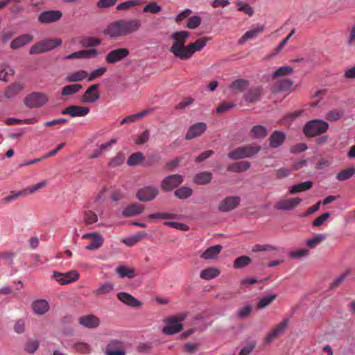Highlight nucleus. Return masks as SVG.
I'll list each match as a JSON object with an SVG mask.
<instances>
[{"mask_svg": "<svg viewBox=\"0 0 355 355\" xmlns=\"http://www.w3.org/2000/svg\"><path fill=\"white\" fill-rule=\"evenodd\" d=\"M189 33L185 31H176L171 35V39L173 41L169 51L173 55L182 60L190 59L195 52L200 51L210 40L209 37H203L198 39L194 42L185 45L187 39L189 37Z\"/></svg>", "mask_w": 355, "mask_h": 355, "instance_id": "1", "label": "nucleus"}, {"mask_svg": "<svg viewBox=\"0 0 355 355\" xmlns=\"http://www.w3.org/2000/svg\"><path fill=\"white\" fill-rule=\"evenodd\" d=\"M141 22L138 19H119L107 25L103 34L111 38L127 36L140 29Z\"/></svg>", "mask_w": 355, "mask_h": 355, "instance_id": "2", "label": "nucleus"}, {"mask_svg": "<svg viewBox=\"0 0 355 355\" xmlns=\"http://www.w3.org/2000/svg\"><path fill=\"white\" fill-rule=\"evenodd\" d=\"M62 43L61 38H51L41 40L34 44L30 49L31 55L45 53L60 46Z\"/></svg>", "mask_w": 355, "mask_h": 355, "instance_id": "3", "label": "nucleus"}, {"mask_svg": "<svg viewBox=\"0 0 355 355\" xmlns=\"http://www.w3.org/2000/svg\"><path fill=\"white\" fill-rule=\"evenodd\" d=\"M261 150V147L256 145H245L231 150L227 156L233 160L241 159L250 157L257 154Z\"/></svg>", "mask_w": 355, "mask_h": 355, "instance_id": "4", "label": "nucleus"}, {"mask_svg": "<svg viewBox=\"0 0 355 355\" xmlns=\"http://www.w3.org/2000/svg\"><path fill=\"white\" fill-rule=\"evenodd\" d=\"M329 124L320 119H315L307 122L304 128V132L306 137H311L322 135L327 131Z\"/></svg>", "mask_w": 355, "mask_h": 355, "instance_id": "5", "label": "nucleus"}, {"mask_svg": "<svg viewBox=\"0 0 355 355\" xmlns=\"http://www.w3.org/2000/svg\"><path fill=\"white\" fill-rule=\"evenodd\" d=\"M49 100V98L46 94L35 92L24 98V103L29 108H38L45 105Z\"/></svg>", "mask_w": 355, "mask_h": 355, "instance_id": "6", "label": "nucleus"}, {"mask_svg": "<svg viewBox=\"0 0 355 355\" xmlns=\"http://www.w3.org/2000/svg\"><path fill=\"white\" fill-rule=\"evenodd\" d=\"M185 313H181L178 316H173L168 320L166 325L163 329V333L167 335H172L180 331L182 325L180 323L186 318Z\"/></svg>", "mask_w": 355, "mask_h": 355, "instance_id": "7", "label": "nucleus"}, {"mask_svg": "<svg viewBox=\"0 0 355 355\" xmlns=\"http://www.w3.org/2000/svg\"><path fill=\"white\" fill-rule=\"evenodd\" d=\"M130 54V51L126 48H119L110 51L105 57V61L107 64H114L122 61Z\"/></svg>", "mask_w": 355, "mask_h": 355, "instance_id": "8", "label": "nucleus"}, {"mask_svg": "<svg viewBox=\"0 0 355 355\" xmlns=\"http://www.w3.org/2000/svg\"><path fill=\"white\" fill-rule=\"evenodd\" d=\"M63 14L58 10H49L42 12L37 18L38 22L41 24H52L58 21Z\"/></svg>", "mask_w": 355, "mask_h": 355, "instance_id": "9", "label": "nucleus"}, {"mask_svg": "<svg viewBox=\"0 0 355 355\" xmlns=\"http://www.w3.org/2000/svg\"><path fill=\"white\" fill-rule=\"evenodd\" d=\"M159 194L157 187L148 186L138 190L136 197L141 202H149L153 200Z\"/></svg>", "mask_w": 355, "mask_h": 355, "instance_id": "10", "label": "nucleus"}, {"mask_svg": "<svg viewBox=\"0 0 355 355\" xmlns=\"http://www.w3.org/2000/svg\"><path fill=\"white\" fill-rule=\"evenodd\" d=\"M183 182L180 175L173 174L166 177L161 182V188L164 191L168 192L173 190Z\"/></svg>", "mask_w": 355, "mask_h": 355, "instance_id": "11", "label": "nucleus"}, {"mask_svg": "<svg viewBox=\"0 0 355 355\" xmlns=\"http://www.w3.org/2000/svg\"><path fill=\"white\" fill-rule=\"evenodd\" d=\"M79 274L76 270H71L67 272L61 273L54 272L53 278L61 285H65L76 282L79 278Z\"/></svg>", "mask_w": 355, "mask_h": 355, "instance_id": "12", "label": "nucleus"}, {"mask_svg": "<svg viewBox=\"0 0 355 355\" xmlns=\"http://www.w3.org/2000/svg\"><path fill=\"white\" fill-rule=\"evenodd\" d=\"M98 84L89 86L80 98V101L85 103H93L100 98V93L98 92Z\"/></svg>", "mask_w": 355, "mask_h": 355, "instance_id": "13", "label": "nucleus"}, {"mask_svg": "<svg viewBox=\"0 0 355 355\" xmlns=\"http://www.w3.org/2000/svg\"><path fill=\"white\" fill-rule=\"evenodd\" d=\"M302 202L300 198L282 199L277 202L274 208L277 210L291 211L297 207Z\"/></svg>", "mask_w": 355, "mask_h": 355, "instance_id": "14", "label": "nucleus"}, {"mask_svg": "<svg viewBox=\"0 0 355 355\" xmlns=\"http://www.w3.org/2000/svg\"><path fill=\"white\" fill-rule=\"evenodd\" d=\"M207 128V126L205 123H196L189 127L185 135V139L187 140H191L194 138L198 137L206 131Z\"/></svg>", "mask_w": 355, "mask_h": 355, "instance_id": "15", "label": "nucleus"}, {"mask_svg": "<svg viewBox=\"0 0 355 355\" xmlns=\"http://www.w3.org/2000/svg\"><path fill=\"white\" fill-rule=\"evenodd\" d=\"M83 239L91 240L90 243L86 246L87 250H95L101 248L104 242V238L98 232L85 234Z\"/></svg>", "mask_w": 355, "mask_h": 355, "instance_id": "16", "label": "nucleus"}, {"mask_svg": "<svg viewBox=\"0 0 355 355\" xmlns=\"http://www.w3.org/2000/svg\"><path fill=\"white\" fill-rule=\"evenodd\" d=\"M89 108L80 105H70L62 111V114H68L71 117L85 116L89 113Z\"/></svg>", "mask_w": 355, "mask_h": 355, "instance_id": "17", "label": "nucleus"}, {"mask_svg": "<svg viewBox=\"0 0 355 355\" xmlns=\"http://www.w3.org/2000/svg\"><path fill=\"white\" fill-rule=\"evenodd\" d=\"M288 325V320H283L279 324H278L274 329H272L268 334L264 338V342L266 344H269L275 340L280 334H282L284 331L286 329Z\"/></svg>", "mask_w": 355, "mask_h": 355, "instance_id": "18", "label": "nucleus"}, {"mask_svg": "<svg viewBox=\"0 0 355 355\" xmlns=\"http://www.w3.org/2000/svg\"><path fill=\"white\" fill-rule=\"evenodd\" d=\"M240 202L238 196H229L223 200L218 206V209L223 212H227L235 209Z\"/></svg>", "mask_w": 355, "mask_h": 355, "instance_id": "19", "label": "nucleus"}, {"mask_svg": "<svg viewBox=\"0 0 355 355\" xmlns=\"http://www.w3.org/2000/svg\"><path fill=\"white\" fill-rule=\"evenodd\" d=\"M78 322L80 325L88 329H96L101 324L100 318L94 314L83 315L78 318Z\"/></svg>", "mask_w": 355, "mask_h": 355, "instance_id": "20", "label": "nucleus"}, {"mask_svg": "<svg viewBox=\"0 0 355 355\" xmlns=\"http://www.w3.org/2000/svg\"><path fill=\"white\" fill-rule=\"evenodd\" d=\"M293 85V80L289 78L277 80L272 86L271 90L273 93L288 92Z\"/></svg>", "mask_w": 355, "mask_h": 355, "instance_id": "21", "label": "nucleus"}, {"mask_svg": "<svg viewBox=\"0 0 355 355\" xmlns=\"http://www.w3.org/2000/svg\"><path fill=\"white\" fill-rule=\"evenodd\" d=\"M262 93L263 89L261 87H252L244 94L243 98L248 103H255L259 101Z\"/></svg>", "mask_w": 355, "mask_h": 355, "instance_id": "22", "label": "nucleus"}, {"mask_svg": "<svg viewBox=\"0 0 355 355\" xmlns=\"http://www.w3.org/2000/svg\"><path fill=\"white\" fill-rule=\"evenodd\" d=\"M33 40V36L30 34L21 35L14 39L10 43L12 49H18L31 43Z\"/></svg>", "mask_w": 355, "mask_h": 355, "instance_id": "23", "label": "nucleus"}, {"mask_svg": "<svg viewBox=\"0 0 355 355\" xmlns=\"http://www.w3.org/2000/svg\"><path fill=\"white\" fill-rule=\"evenodd\" d=\"M117 297L121 302L129 306L139 307L141 305V302L137 300L132 295L125 292L118 293Z\"/></svg>", "mask_w": 355, "mask_h": 355, "instance_id": "24", "label": "nucleus"}, {"mask_svg": "<svg viewBox=\"0 0 355 355\" xmlns=\"http://www.w3.org/2000/svg\"><path fill=\"white\" fill-rule=\"evenodd\" d=\"M153 110L151 108L146 109L139 113L129 115V116L125 117L121 121L120 123H121V125H124V124H127V123H132L137 122V121H139L140 119H141L142 118H144V117L147 116L148 115H149L150 114H151Z\"/></svg>", "mask_w": 355, "mask_h": 355, "instance_id": "25", "label": "nucleus"}, {"mask_svg": "<svg viewBox=\"0 0 355 355\" xmlns=\"http://www.w3.org/2000/svg\"><path fill=\"white\" fill-rule=\"evenodd\" d=\"M286 139V135L281 131H274L269 138V145L271 148H275L280 146Z\"/></svg>", "mask_w": 355, "mask_h": 355, "instance_id": "26", "label": "nucleus"}, {"mask_svg": "<svg viewBox=\"0 0 355 355\" xmlns=\"http://www.w3.org/2000/svg\"><path fill=\"white\" fill-rule=\"evenodd\" d=\"M24 89V84L21 82H15L9 85L5 90L4 95L8 98H14Z\"/></svg>", "mask_w": 355, "mask_h": 355, "instance_id": "27", "label": "nucleus"}, {"mask_svg": "<svg viewBox=\"0 0 355 355\" xmlns=\"http://www.w3.org/2000/svg\"><path fill=\"white\" fill-rule=\"evenodd\" d=\"M144 210L143 205L133 203L127 206L123 211L122 215L124 217H131L140 214Z\"/></svg>", "mask_w": 355, "mask_h": 355, "instance_id": "28", "label": "nucleus"}, {"mask_svg": "<svg viewBox=\"0 0 355 355\" xmlns=\"http://www.w3.org/2000/svg\"><path fill=\"white\" fill-rule=\"evenodd\" d=\"M249 81L246 79L239 78L234 80L230 85L229 88L234 93H242L249 85Z\"/></svg>", "mask_w": 355, "mask_h": 355, "instance_id": "29", "label": "nucleus"}, {"mask_svg": "<svg viewBox=\"0 0 355 355\" xmlns=\"http://www.w3.org/2000/svg\"><path fill=\"white\" fill-rule=\"evenodd\" d=\"M265 27L263 25L259 26L257 28L248 31L239 40V44H241L249 40L256 38L259 33L263 31Z\"/></svg>", "mask_w": 355, "mask_h": 355, "instance_id": "30", "label": "nucleus"}, {"mask_svg": "<svg viewBox=\"0 0 355 355\" xmlns=\"http://www.w3.org/2000/svg\"><path fill=\"white\" fill-rule=\"evenodd\" d=\"M32 309L37 315H43L49 311V305L44 300H37L33 302Z\"/></svg>", "mask_w": 355, "mask_h": 355, "instance_id": "31", "label": "nucleus"}, {"mask_svg": "<svg viewBox=\"0 0 355 355\" xmlns=\"http://www.w3.org/2000/svg\"><path fill=\"white\" fill-rule=\"evenodd\" d=\"M223 247L220 245H216L208 248L202 254L201 257L205 259H214L221 252Z\"/></svg>", "mask_w": 355, "mask_h": 355, "instance_id": "32", "label": "nucleus"}, {"mask_svg": "<svg viewBox=\"0 0 355 355\" xmlns=\"http://www.w3.org/2000/svg\"><path fill=\"white\" fill-rule=\"evenodd\" d=\"M88 76V73L85 70H78L69 73L67 75L65 80L69 83L79 82L85 79Z\"/></svg>", "mask_w": 355, "mask_h": 355, "instance_id": "33", "label": "nucleus"}, {"mask_svg": "<svg viewBox=\"0 0 355 355\" xmlns=\"http://www.w3.org/2000/svg\"><path fill=\"white\" fill-rule=\"evenodd\" d=\"M212 179V174L208 171L200 172L196 174L193 178V182L198 185H205L209 184Z\"/></svg>", "mask_w": 355, "mask_h": 355, "instance_id": "34", "label": "nucleus"}, {"mask_svg": "<svg viewBox=\"0 0 355 355\" xmlns=\"http://www.w3.org/2000/svg\"><path fill=\"white\" fill-rule=\"evenodd\" d=\"M313 186V182L305 181L304 182L295 184L289 188L288 192L290 194H295L299 192H302L310 189Z\"/></svg>", "mask_w": 355, "mask_h": 355, "instance_id": "35", "label": "nucleus"}, {"mask_svg": "<svg viewBox=\"0 0 355 355\" xmlns=\"http://www.w3.org/2000/svg\"><path fill=\"white\" fill-rule=\"evenodd\" d=\"M80 43L83 47H96L102 43V40L98 37L85 36L80 38Z\"/></svg>", "mask_w": 355, "mask_h": 355, "instance_id": "36", "label": "nucleus"}, {"mask_svg": "<svg viewBox=\"0 0 355 355\" xmlns=\"http://www.w3.org/2000/svg\"><path fill=\"white\" fill-rule=\"evenodd\" d=\"M220 274V270L216 268L209 267L202 270L200 272V277L205 280H210L218 277Z\"/></svg>", "mask_w": 355, "mask_h": 355, "instance_id": "37", "label": "nucleus"}, {"mask_svg": "<svg viewBox=\"0 0 355 355\" xmlns=\"http://www.w3.org/2000/svg\"><path fill=\"white\" fill-rule=\"evenodd\" d=\"M251 164L248 161H241L230 165L227 171L233 172H243L248 170Z\"/></svg>", "mask_w": 355, "mask_h": 355, "instance_id": "38", "label": "nucleus"}, {"mask_svg": "<svg viewBox=\"0 0 355 355\" xmlns=\"http://www.w3.org/2000/svg\"><path fill=\"white\" fill-rule=\"evenodd\" d=\"M39 348V341L36 339L29 338L24 345V350L25 352L33 354Z\"/></svg>", "mask_w": 355, "mask_h": 355, "instance_id": "39", "label": "nucleus"}, {"mask_svg": "<svg viewBox=\"0 0 355 355\" xmlns=\"http://www.w3.org/2000/svg\"><path fill=\"white\" fill-rule=\"evenodd\" d=\"M252 137L255 139H263L268 135L266 128L263 125H254L251 129Z\"/></svg>", "mask_w": 355, "mask_h": 355, "instance_id": "40", "label": "nucleus"}, {"mask_svg": "<svg viewBox=\"0 0 355 355\" xmlns=\"http://www.w3.org/2000/svg\"><path fill=\"white\" fill-rule=\"evenodd\" d=\"M141 4V0H129L127 1L122 2L116 7V10L118 11L128 10L132 8H135Z\"/></svg>", "mask_w": 355, "mask_h": 355, "instance_id": "41", "label": "nucleus"}, {"mask_svg": "<svg viewBox=\"0 0 355 355\" xmlns=\"http://www.w3.org/2000/svg\"><path fill=\"white\" fill-rule=\"evenodd\" d=\"M293 72V68L290 66H284L275 70L272 76L273 79H277L280 77H285L291 74Z\"/></svg>", "mask_w": 355, "mask_h": 355, "instance_id": "42", "label": "nucleus"}, {"mask_svg": "<svg viewBox=\"0 0 355 355\" xmlns=\"http://www.w3.org/2000/svg\"><path fill=\"white\" fill-rule=\"evenodd\" d=\"M193 194V190L187 187H182L179 189H178L175 192L174 195L176 198L181 199V200H185L189 198L191 195Z\"/></svg>", "mask_w": 355, "mask_h": 355, "instance_id": "43", "label": "nucleus"}, {"mask_svg": "<svg viewBox=\"0 0 355 355\" xmlns=\"http://www.w3.org/2000/svg\"><path fill=\"white\" fill-rule=\"evenodd\" d=\"M355 174V166H352L342 170L336 175V178L339 181H345L351 178Z\"/></svg>", "mask_w": 355, "mask_h": 355, "instance_id": "44", "label": "nucleus"}, {"mask_svg": "<svg viewBox=\"0 0 355 355\" xmlns=\"http://www.w3.org/2000/svg\"><path fill=\"white\" fill-rule=\"evenodd\" d=\"M114 289V285L110 282H105L98 289L93 291V294L96 296L106 295L110 293Z\"/></svg>", "mask_w": 355, "mask_h": 355, "instance_id": "45", "label": "nucleus"}, {"mask_svg": "<svg viewBox=\"0 0 355 355\" xmlns=\"http://www.w3.org/2000/svg\"><path fill=\"white\" fill-rule=\"evenodd\" d=\"M145 236H146V232H139L131 237L123 239L122 242L128 246H133L140 240H141Z\"/></svg>", "mask_w": 355, "mask_h": 355, "instance_id": "46", "label": "nucleus"}, {"mask_svg": "<svg viewBox=\"0 0 355 355\" xmlns=\"http://www.w3.org/2000/svg\"><path fill=\"white\" fill-rule=\"evenodd\" d=\"M116 273L122 278L127 277L129 279H132L135 274L134 269L128 268L124 266H120L116 269Z\"/></svg>", "mask_w": 355, "mask_h": 355, "instance_id": "47", "label": "nucleus"}, {"mask_svg": "<svg viewBox=\"0 0 355 355\" xmlns=\"http://www.w3.org/2000/svg\"><path fill=\"white\" fill-rule=\"evenodd\" d=\"M277 297L276 294H271L262 297L257 303L258 309H264L270 305Z\"/></svg>", "mask_w": 355, "mask_h": 355, "instance_id": "48", "label": "nucleus"}, {"mask_svg": "<svg viewBox=\"0 0 355 355\" xmlns=\"http://www.w3.org/2000/svg\"><path fill=\"white\" fill-rule=\"evenodd\" d=\"M82 85L80 84H72L67 85L62 89V95L69 96L77 93L80 89H82Z\"/></svg>", "mask_w": 355, "mask_h": 355, "instance_id": "49", "label": "nucleus"}, {"mask_svg": "<svg viewBox=\"0 0 355 355\" xmlns=\"http://www.w3.org/2000/svg\"><path fill=\"white\" fill-rule=\"evenodd\" d=\"M122 349H124L123 343L119 340L113 339L108 343L105 351H117Z\"/></svg>", "mask_w": 355, "mask_h": 355, "instance_id": "50", "label": "nucleus"}, {"mask_svg": "<svg viewBox=\"0 0 355 355\" xmlns=\"http://www.w3.org/2000/svg\"><path fill=\"white\" fill-rule=\"evenodd\" d=\"M19 197H26V191H24V189L18 192H15L14 191H10V195L3 198L2 199V202L3 203H9L15 200Z\"/></svg>", "mask_w": 355, "mask_h": 355, "instance_id": "51", "label": "nucleus"}, {"mask_svg": "<svg viewBox=\"0 0 355 355\" xmlns=\"http://www.w3.org/2000/svg\"><path fill=\"white\" fill-rule=\"evenodd\" d=\"M144 159V156L141 153H132L128 158L127 164L129 166H135L139 164Z\"/></svg>", "mask_w": 355, "mask_h": 355, "instance_id": "52", "label": "nucleus"}, {"mask_svg": "<svg viewBox=\"0 0 355 355\" xmlns=\"http://www.w3.org/2000/svg\"><path fill=\"white\" fill-rule=\"evenodd\" d=\"M98 221L97 214L92 210H85L84 211V222L87 225H91Z\"/></svg>", "mask_w": 355, "mask_h": 355, "instance_id": "53", "label": "nucleus"}, {"mask_svg": "<svg viewBox=\"0 0 355 355\" xmlns=\"http://www.w3.org/2000/svg\"><path fill=\"white\" fill-rule=\"evenodd\" d=\"M47 185V182L46 180H43L33 186L28 187L26 189H24V191H26V196L33 194L40 189L45 187Z\"/></svg>", "mask_w": 355, "mask_h": 355, "instance_id": "54", "label": "nucleus"}, {"mask_svg": "<svg viewBox=\"0 0 355 355\" xmlns=\"http://www.w3.org/2000/svg\"><path fill=\"white\" fill-rule=\"evenodd\" d=\"M162 10L161 6L157 3L153 1L146 5L143 9L144 12L157 14Z\"/></svg>", "mask_w": 355, "mask_h": 355, "instance_id": "55", "label": "nucleus"}, {"mask_svg": "<svg viewBox=\"0 0 355 355\" xmlns=\"http://www.w3.org/2000/svg\"><path fill=\"white\" fill-rule=\"evenodd\" d=\"M326 239V236L324 234H318L315 237L307 240L306 245L310 248H315L317 245H318L320 243Z\"/></svg>", "mask_w": 355, "mask_h": 355, "instance_id": "56", "label": "nucleus"}, {"mask_svg": "<svg viewBox=\"0 0 355 355\" xmlns=\"http://www.w3.org/2000/svg\"><path fill=\"white\" fill-rule=\"evenodd\" d=\"M251 259L249 257L241 256L236 258L234 262V268H243L250 264Z\"/></svg>", "mask_w": 355, "mask_h": 355, "instance_id": "57", "label": "nucleus"}, {"mask_svg": "<svg viewBox=\"0 0 355 355\" xmlns=\"http://www.w3.org/2000/svg\"><path fill=\"white\" fill-rule=\"evenodd\" d=\"M73 349L79 353L88 354L90 352V346L83 342H77L73 345Z\"/></svg>", "mask_w": 355, "mask_h": 355, "instance_id": "58", "label": "nucleus"}, {"mask_svg": "<svg viewBox=\"0 0 355 355\" xmlns=\"http://www.w3.org/2000/svg\"><path fill=\"white\" fill-rule=\"evenodd\" d=\"M351 272L350 270H347L345 272L340 275L336 279H335L330 284V288L334 289L340 286Z\"/></svg>", "mask_w": 355, "mask_h": 355, "instance_id": "59", "label": "nucleus"}, {"mask_svg": "<svg viewBox=\"0 0 355 355\" xmlns=\"http://www.w3.org/2000/svg\"><path fill=\"white\" fill-rule=\"evenodd\" d=\"M343 115V113L338 110H332L328 112L326 114V119L330 121H337Z\"/></svg>", "mask_w": 355, "mask_h": 355, "instance_id": "60", "label": "nucleus"}, {"mask_svg": "<svg viewBox=\"0 0 355 355\" xmlns=\"http://www.w3.org/2000/svg\"><path fill=\"white\" fill-rule=\"evenodd\" d=\"M302 112V110H297L291 113H288L284 115L282 119V124H287L295 120L298 117Z\"/></svg>", "mask_w": 355, "mask_h": 355, "instance_id": "61", "label": "nucleus"}, {"mask_svg": "<svg viewBox=\"0 0 355 355\" xmlns=\"http://www.w3.org/2000/svg\"><path fill=\"white\" fill-rule=\"evenodd\" d=\"M202 22V19L199 16H192L187 21V27L189 29H195L198 27Z\"/></svg>", "mask_w": 355, "mask_h": 355, "instance_id": "62", "label": "nucleus"}, {"mask_svg": "<svg viewBox=\"0 0 355 355\" xmlns=\"http://www.w3.org/2000/svg\"><path fill=\"white\" fill-rule=\"evenodd\" d=\"M236 4L239 6L238 8L239 11L243 12L244 13L248 15L249 16H252L254 15L253 8L248 5V3H244L241 1H238Z\"/></svg>", "mask_w": 355, "mask_h": 355, "instance_id": "63", "label": "nucleus"}, {"mask_svg": "<svg viewBox=\"0 0 355 355\" xmlns=\"http://www.w3.org/2000/svg\"><path fill=\"white\" fill-rule=\"evenodd\" d=\"M252 310V306L251 305H246L237 311V317L242 319L246 318L251 314Z\"/></svg>", "mask_w": 355, "mask_h": 355, "instance_id": "64", "label": "nucleus"}]
</instances>
